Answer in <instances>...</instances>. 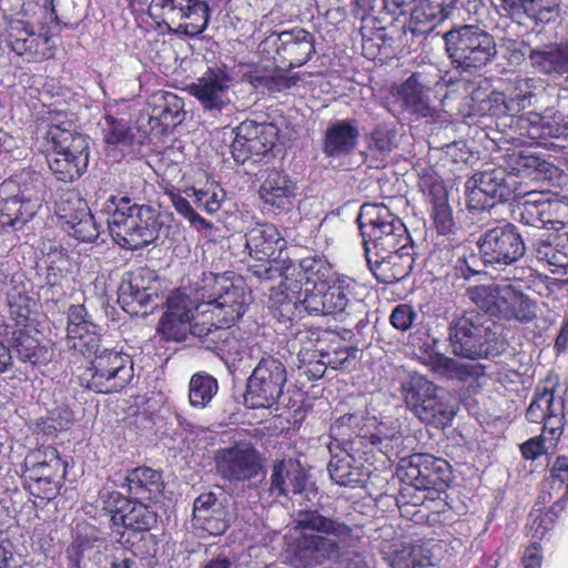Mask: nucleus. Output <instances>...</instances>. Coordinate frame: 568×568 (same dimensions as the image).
I'll return each instance as SVG.
<instances>
[{
  "label": "nucleus",
  "instance_id": "nucleus-1",
  "mask_svg": "<svg viewBox=\"0 0 568 568\" xmlns=\"http://www.w3.org/2000/svg\"><path fill=\"white\" fill-rule=\"evenodd\" d=\"M516 172L493 168L475 173L466 181L467 207L470 212L491 210L497 202H506L514 194H520L521 179H547L551 165L546 161L520 156Z\"/></svg>",
  "mask_w": 568,
  "mask_h": 568
},
{
  "label": "nucleus",
  "instance_id": "nucleus-2",
  "mask_svg": "<svg viewBox=\"0 0 568 568\" xmlns=\"http://www.w3.org/2000/svg\"><path fill=\"white\" fill-rule=\"evenodd\" d=\"M110 205L113 213L108 219V227L113 240L128 250H139L159 236L161 223L159 213L149 205L131 204L126 196H111Z\"/></svg>",
  "mask_w": 568,
  "mask_h": 568
},
{
  "label": "nucleus",
  "instance_id": "nucleus-3",
  "mask_svg": "<svg viewBox=\"0 0 568 568\" xmlns=\"http://www.w3.org/2000/svg\"><path fill=\"white\" fill-rule=\"evenodd\" d=\"M201 307H210L220 325L231 326L245 313L251 296L243 281L227 274L203 273L195 287Z\"/></svg>",
  "mask_w": 568,
  "mask_h": 568
},
{
  "label": "nucleus",
  "instance_id": "nucleus-4",
  "mask_svg": "<svg viewBox=\"0 0 568 568\" xmlns=\"http://www.w3.org/2000/svg\"><path fill=\"white\" fill-rule=\"evenodd\" d=\"M365 255L413 245L405 224L384 204H364L357 216Z\"/></svg>",
  "mask_w": 568,
  "mask_h": 568
},
{
  "label": "nucleus",
  "instance_id": "nucleus-5",
  "mask_svg": "<svg viewBox=\"0 0 568 568\" xmlns=\"http://www.w3.org/2000/svg\"><path fill=\"white\" fill-rule=\"evenodd\" d=\"M466 294L478 308L500 320L527 324L537 317L536 303L513 284L476 285Z\"/></svg>",
  "mask_w": 568,
  "mask_h": 568
},
{
  "label": "nucleus",
  "instance_id": "nucleus-6",
  "mask_svg": "<svg viewBox=\"0 0 568 568\" xmlns=\"http://www.w3.org/2000/svg\"><path fill=\"white\" fill-rule=\"evenodd\" d=\"M406 407L423 423L445 427L455 415L448 393L419 374L410 375L400 385Z\"/></svg>",
  "mask_w": 568,
  "mask_h": 568
},
{
  "label": "nucleus",
  "instance_id": "nucleus-7",
  "mask_svg": "<svg viewBox=\"0 0 568 568\" xmlns=\"http://www.w3.org/2000/svg\"><path fill=\"white\" fill-rule=\"evenodd\" d=\"M444 39L453 64L468 73L481 70L497 54L494 37L477 26H462L446 32Z\"/></svg>",
  "mask_w": 568,
  "mask_h": 568
},
{
  "label": "nucleus",
  "instance_id": "nucleus-8",
  "mask_svg": "<svg viewBox=\"0 0 568 568\" xmlns=\"http://www.w3.org/2000/svg\"><path fill=\"white\" fill-rule=\"evenodd\" d=\"M496 323L476 311L466 312L448 327V339L456 356L486 358L495 351Z\"/></svg>",
  "mask_w": 568,
  "mask_h": 568
},
{
  "label": "nucleus",
  "instance_id": "nucleus-9",
  "mask_svg": "<svg viewBox=\"0 0 568 568\" xmlns=\"http://www.w3.org/2000/svg\"><path fill=\"white\" fill-rule=\"evenodd\" d=\"M90 366L81 374V384L101 394L122 390L133 378V362L130 355L111 348L99 347L90 357Z\"/></svg>",
  "mask_w": 568,
  "mask_h": 568
},
{
  "label": "nucleus",
  "instance_id": "nucleus-10",
  "mask_svg": "<svg viewBox=\"0 0 568 568\" xmlns=\"http://www.w3.org/2000/svg\"><path fill=\"white\" fill-rule=\"evenodd\" d=\"M149 14L170 30L193 37L207 27L210 8L202 0H151Z\"/></svg>",
  "mask_w": 568,
  "mask_h": 568
},
{
  "label": "nucleus",
  "instance_id": "nucleus-11",
  "mask_svg": "<svg viewBox=\"0 0 568 568\" xmlns=\"http://www.w3.org/2000/svg\"><path fill=\"white\" fill-rule=\"evenodd\" d=\"M285 245L278 230L268 223L256 224L245 233V246L248 255L256 263L248 265V271L261 281H273L282 275V268L275 262V255Z\"/></svg>",
  "mask_w": 568,
  "mask_h": 568
},
{
  "label": "nucleus",
  "instance_id": "nucleus-12",
  "mask_svg": "<svg viewBox=\"0 0 568 568\" xmlns=\"http://www.w3.org/2000/svg\"><path fill=\"white\" fill-rule=\"evenodd\" d=\"M286 381V368L280 359L262 358L247 378L245 405L250 408H271L282 396Z\"/></svg>",
  "mask_w": 568,
  "mask_h": 568
},
{
  "label": "nucleus",
  "instance_id": "nucleus-13",
  "mask_svg": "<svg viewBox=\"0 0 568 568\" xmlns=\"http://www.w3.org/2000/svg\"><path fill=\"white\" fill-rule=\"evenodd\" d=\"M479 253L484 261L491 266H511L518 262L526 252V246L517 227L505 223L485 231L477 240Z\"/></svg>",
  "mask_w": 568,
  "mask_h": 568
},
{
  "label": "nucleus",
  "instance_id": "nucleus-14",
  "mask_svg": "<svg viewBox=\"0 0 568 568\" xmlns=\"http://www.w3.org/2000/svg\"><path fill=\"white\" fill-rule=\"evenodd\" d=\"M42 205V196L34 187L21 189L13 181L0 185V224L21 230Z\"/></svg>",
  "mask_w": 568,
  "mask_h": 568
},
{
  "label": "nucleus",
  "instance_id": "nucleus-15",
  "mask_svg": "<svg viewBox=\"0 0 568 568\" xmlns=\"http://www.w3.org/2000/svg\"><path fill=\"white\" fill-rule=\"evenodd\" d=\"M233 132L231 153L234 161L244 164L253 155H263L271 151L277 139L278 130L272 123H258L245 120Z\"/></svg>",
  "mask_w": 568,
  "mask_h": 568
},
{
  "label": "nucleus",
  "instance_id": "nucleus-16",
  "mask_svg": "<svg viewBox=\"0 0 568 568\" xmlns=\"http://www.w3.org/2000/svg\"><path fill=\"white\" fill-rule=\"evenodd\" d=\"M233 132L231 153L234 161L244 164L253 155H263L271 151L277 139L278 130L272 123H258L245 120Z\"/></svg>",
  "mask_w": 568,
  "mask_h": 568
},
{
  "label": "nucleus",
  "instance_id": "nucleus-17",
  "mask_svg": "<svg viewBox=\"0 0 568 568\" xmlns=\"http://www.w3.org/2000/svg\"><path fill=\"white\" fill-rule=\"evenodd\" d=\"M214 459L219 475L230 481L250 480L262 468L256 449L248 443L219 449Z\"/></svg>",
  "mask_w": 568,
  "mask_h": 568
},
{
  "label": "nucleus",
  "instance_id": "nucleus-18",
  "mask_svg": "<svg viewBox=\"0 0 568 568\" xmlns=\"http://www.w3.org/2000/svg\"><path fill=\"white\" fill-rule=\"evenodd\" d=\"M527 196L518 203L514 210V219L520 223L537 229L552 227L556 223H562L559 219L568 212V203L550 200L544 193L537 191H521Z\"/></svg>",
  "mask_w": 568,
  "mask_h": 568
},
{
  "label": "nucleus",
  "instance_id": "nucleus-19",
  "mask_svg": "<svg viewBox=\"0 0 568 568\" xmlns=\"http://www.w3.org/2000/svg\"><path fill=\"white\" fill-rule=\"evenodd\" d=\"M555 382L546 379L537 386L534 398L526 410L530 423H544L542 429L549 433L550 444L558 440L562 432V402L556 400Z\"/></svg>",
  "mask_w": 568,
  "mask_h": 568
},
{
  "label": "nucleus",
  "instance_id": "nucleus-20",
  "mask_svg": "<svg viewBox=\"0 0 568 568\" xmlns=\"http://www.w3.org/2000/svg\"><path fill=\"white\" fill-rule=\"evenodd\" d=\"M367 265L379 283L393 284L407 277L415 264L416 250L413 245H400L390 252H373L365 255Z\"/></svg>",
  "mask_w": 568,
  "mask_h": 568
},
{
  "label": "nucleus",
  "instance_id": "nucleus-21",
  "mask_svg": "<svg viewBox=\"0 0 568 568\" xmlns=\"http://www.w3.org/2000/svg\"><path fill=\"white\" fill-rule=\"evenodd\" d=\"M268 45L275 47L276 54L290 68L305 64L315 51L313 36L302 28L272 33L261 43L264 51Z\"/></svg>",
  "mask_w": 568,
  "mask_h": 568
},
{
  "label": "nucleus",
  "instance_id": "nucleus-22",
  "mask_svg": "<svg viewBox=\"0 0 568 568\" xmlns=\"http://www.w3.org/2000/svg\"><path fill=\"white\" fill-rule=\"evenodd\" d=\"M100 326L89 315L84 305H71L68 310L67 343L69 348L92 357L101 346Z\"/></svg>",
  "mask_w": 568,
  "mask_h": 568
},
{
  "label": "nucleus",
  "instance_id": "nucleus-23",
  "mask_svg": "<svg viewBox=\"0 0 568 568\" xmlns=\"http://www.w3.org/2000/svg\"><path fill=\"white\" fill-rule=\"evenodd\" d=\"M201 308L197 300H192L181 291L168 298V310L163 314L158 332L169 341H184L189 335L190 322L194 311Z\"/></svg>",
  "mask_w": 568,
  "mask_h": 568
},
{
  "label": "nucleus",
  "instance_id": "nucleus-24",
  "mask_svg": "<svg viewBox=\"0 0 568 568\" xmlns=\"http://www.w3.org/2000/svg\"><path fill=\"white\" fill-rule=\"evenodd\" d=\"M231 78L222 69H209L195 82L189 85V92L195 97L203 110L220 113L231 103Z\"/></svg>",
  "mask_w": 568,
  "mask_h": 568
},
{
  "label": "nucleus",
  "instance_id": "nucleus-25",
  "mask_svg": "<svg viewBox=\"0 0 568 568\" xmlns=\"http://www.w3.org/2000/svg\"><path fill=\"white\" fill-rule=\"evenodd\" d=\"M403 480L415 485L418 489L440 491L447 485L448 464L430 455H414L402 466Z\"/></svg>",
  "mask_w": 568,
  "mask_h": 568
},
{
  "label": "nucleus",
  "instance_id": "nucleus-26",
  "mask_svg": "<svg viewBox=\"0 0 568 568\" xmlns=\"http://www.w3.org/2000/svg\"><path fill=\"white\" fill-rule=\"evenodd\" d=\"M154 273L144 267L124 274L119 286V302L130 313H138L140 307H146L156 296Z\"/></svg>",
  "mask_w": 568,
  "mask_h": 568
},
{
  "label": "nucleus",
  "instance_id": "nucleus-27",
  "mask_svg": "<svg viewBox=\"0 0 568 568\" xmlns=\"http://www.w3.org/2000/svg\"><path fill=\"white\" fill-rule=\"evenodd\" d=\"M294 267L282 268V275L276 287H271L270 310L280 322H290L300 313V294L302 292L301 281L293 280Z\"/></svg>",
  "mask_w": 568,
  "mask_h": 568
},
{
  "label": "nucleus",
  "instance_id": "nucleus-28",
  "mask_svg": "<svg viewBox=\"0 0 568 568\" xmlns=\"http://www.w3.org/2000/svg\"><path fill=\"white\" fill-rule=\"evenodd\" d=\"M359 135L355 120L331 121L323 134V153L335 159L347 156L356 149Z\"/></svg>",
  "mask_w": 568,
  "mask_h": 568
},
{
  "label": "nucleus",
  "instance_id": "nucleus-29",
  "mask_svg": "<svg viewBox=\"0 0 568 568\" xmlns=\"http://www.w3.org/2000/svg\"><path fill=\"white\" fill-rule=\"evenodd\" d=\"M193 520L210 535L220 536L229 528V518L224 499L214 493L201 494L193 504Z\"/></svg>",
  "mask_w": 568,
  "mask_h": 568
},
{
  "label": "nucleus",
  "instance_id": "nucleus-30",
  "mask_svg": "<svg viewBox=\"0 0 568 568\" xmlns=\"http://www.w3.org/2000/svg\"><path fill=\"white\" fill-rule=\"evenodd\" d=\"M530 65L539 73L562 78L568 90V44H545L530 50Z\"/></svg>",
  "mask_w": 568,
  "mask_h": 568
},
{
  "label": "nucleus",
  "instance_id": "nucleus-31",
  "mask_svg": "<svg viewBox=\"0 0 568 568\" xmlns=\"http://www.w3.org/2000/svg\"><path fill=\"white\" fill-rule=\"evenodd\" d=\"M456 0H417L410 11L409 29L414 34H427L449 17Z\"/></svg>",
  "mask_w": 568,
  "mask_h": 568
},
{
  "label": "nucleus",
  "instance_id": "nucleus-32",
  "mask_svg": "<svg viewBox=\"0 0 568 568\" xmlns=\"http://www.w3.org/2000/svg\"><path fill=\"white\" fill-rule=\"evenodd\" d=\"M521 129L529 139L535 141L559 139L568 135V115L555 110L528 113L521 120Z\"/></svg>",
  "mask_w": 568,
  "mask_h": 568
},
{
  "label": "nucleus",
  "instance_id": "nucleus-33",
  "mask_svg": "<svg viewBox=\"0 0 568 568\" xmlns=\"http://www.w3.org/2000/svg\"><path fill=\"white\" fill-rule=\"evenodd\" d=\"M361 284L355 280L339 275L325 287L327 307L331 314L351 315L362 305V298L358 291Z\"/></svg>",
  "mask_w": 568,
  "mask_h": 568
},
{
  "label": "nucleus",
  "instance_id": "nucleus-34",
  "mask_svg": "<svg viewBox=\"0 0 568 568\" xmlns=\"http://www.w3.org/2000/svg\"><path fill=\"white\" fill-rule=\"evenodd\" d=\"M306 475L298 465L281 460L272 468L268 493L274 498L301 496L306 490Z\"/></svg>",
  "mask_w": 568,
  "mask_h": 568
},
{
  "label": "nucleus",
  "instance_id": "nucleus-35",
  "mask_svg": "<svg viewBox=\"0 0 568 568\" xmlns=\"http://www.w3.org/2000/svg\"><path fill=\"white\" fill-rule=\"evenodd\" d=\"M358 436L369 439L373 446L379 447L385 454L397 452L403 446L400 427L396 420L377 422L376 417H368L359 427Z\"/></svg>",
  "mask_w": 568,
  "mask_h": 568
},
{
  "label": "nucleus",
  "instance_id": "nucleus-36",
  "mask_svg": "<svg viewBox=\"0 0 568 568\" xmlns=\"http://www.w3.org/2000/svg\"><path fill=\"white\" fill-rule=\"evenodd\" d=\"M297 194V184L287 174L278 171L268 173L260 187L265 204L287 210Z\"/></svg>",
  "mask_w": 568,
  "mask_h": 568
},
{
  "label": "nucleus",
  "instance_id": "nucleus-37",
  "mask_svg": "<svg viewBox=\"0 0 568 568\" xmlns=\"http://www.w3.org/2000/svg\"><path fill=\"white\" fill-rule=\"evenodd\" d=\"M47 136L53 144V153L89 159L88 139L71 122L51 124Z\"/></svg>",
  "mask_w": 568,
  "mask_h": 568
},
{
  "label": "nucleus",
  "instance_id": "nucleus-38",
  "mask_svg": "<svg viewBox=\"0 0 568 568\" xmlns=\"http://www.w3.org/2000/svg\"><path fill=\"white\" fill-rule=\"evenodd\" d=\"M64 474L65 465L55 448L49 447L26 458L23 478L41 476L61 481Z\"/></svg>",
  "mask_w": 568,
  "mask_h": 568
},
{
  "label": "nucleus",
  "instance_id": "nucleus-39",
  "mask_svg": "<svg viewBox=\"0 0 568 568\" xmlns=\"http://www.w3.org/2000/svg\"><path fill=\"white\" fill-rule=\"evenodd\" d=\"M125 485L131 495L139 499H149L161 489V474L149 467H138L130 470L125 477Z\"/></svg>",
  "mask_w": 568,
  "mask_h": 568
},
{
  "label": "nucleus",
  "instance_id": "nucleus-40",
  "mask_svg": "<svg viewBox=\"0 0 568 568\" xmlns=\"http://www.w3.org/2000/svg\"><path fill=\"white\" fill-rule=\"evenodd\" d=\"M69 232L82 242H94L100 234V225L91 214L85 202L78 200V209L74 214L64 215Z\"/></svg>",
  "mask_w": 568,
  "mask_h": 568
},
{
  "label": "nucleus",
  "instance_id": "nucleus-41",
  "mask_svg": "<svg viewBox=\"0 0 568 568\" xmlns=\"http://www.w3.org/2000/svg\"><path fill=\"white\" fill-rule=\"evenodd\" d=\"M400 98L410 112L424 118L432 115L429 88L422 84L416 74L404 82L400 89Z\"/></svg>",
  "mask_w": 568,
  "mask_h": 568
},
{
  "label": "nucleus",
  "instance_id": "nucleus-42",
  "mask_svg": "<svg viewBox=\"0 0 568 568\" xmlns=\"http://www.w3.org/2000/svg\"><path fill=\"white\" fill-rule=\"evenodd\" d=\"M10 38L13 51L20 55L39 53L49 41L47 36L37 34L33 27L23 21H17L11 26Z\"/></svg>",
  "mask_w": 568,
  "mask_h": 568
},
{
  "label": "nucleus",
  "instance_id": "nucleus-43",
  "mask_svg": "<svg viewBox=\"0 0 568 568\" xmlns=\"http://www.w3.org/2000/svg\"><path fill=\"white\" fill-rule=\"evenodd\" d=\"M48 163L51 172L58 180L69 183L79 179L87 171L89 159L73 154L52 153L48 159Z\"/></svg>",
  "mask_w": 568,
  "mask_h": 568
},
{
  "label": "nucleus",
  "instance_id": "nucleus-44",
  "mask_svg": "<svg viewBox=\"0 0 568 568\" xmlns=\"http://www.w3.org/2000/svg\"><path fill=\"white\" fill-rule=\"evenodd\" d=\"M424 364L435 374L445 378H457L460 381L474 374L475 367L460 364L452 357L440 353H430L424 358Z\"/></svg>",
  "mask_w": 568,
  "mask_h": 568
},
{
  "label": "nucleus",
  "instance_id": "nucleus-45",
  "mask_svg": "<svg viewBox=\"0 0 568 568\" xmlns=\"http://www.w3.org/2000/svg\"><path fill=\"white\" fill-rule=\"evenodd\" d=\"M538 83L539 80L534 78L516 79L509 97L503 98L505 112L513 114L530 106Z\"/></svg>",
  "mask_w": 568,
  "mask_h": 568
},
{
  "label": "nucleus",
  "instance_id": "nucleus-46",
  "mask_svg": "<svg viewBox=\"0 0 568 568\" xmlns=\"http://www.w3.org/2000/svg\"><path fill=\"white\" fill-rule=\"evenodd\" d=\"M219 389L217 381L209 374H194L189 384V402L195 408L206 407Z\"/></svg>",
  "mask_w": 568,
  "mask_h": 568
},
{
  "label": "nucleus",
  "instance_id": "nucleus-47",
  "mask_svg": "<svg viewBox=\"0 0 568 568\" xmlns=\"http://www.w3.org/2000/svg\"><path fill=\"white\" fill-rule=\"evenodd\" d=\"M184 193L197 209L209 214L217 212L225 200L224 190L216 184H209L203 189H185Z\"/></svg>",
  "mask_w": 568,
  "mask_h": 568
},
{
  "label": "nucleus",
  "instance_id": "nucleus-48",
  "mask_svg": "<svg viewBox=\"0 0 568 568\" xmlns=\"http://www.w3.org/2000/svg\"><path fill=\"white\" fill-rule=\"evenodd\" d=\"M561 0H516L511 11L523 10L537 22H549L560 10Z\"/></svg>",
  "mask_w": 568,
  "mask_h": 568
},
{
  "label": "nucleus",
  "instance_id": "nucleus-49",
  "mask_svg": "<svg viewBox=\"0 0 568 568\" xmlns=\"http://www.w3.org/2000/svg\"><path fill=\"white\" fill-rule=\"evenodd\" d=\"M120 519L125 528L133 530H149L156 523V515L143 503L134 504L126 513L120 514Z\"/></svg>",
  "mask_w": 568,
  "mask_h": 568
},
{
  "label": "nucleus",
  "instance_id": "nucleus-50",
  "mask_svg": "<svg viewBox=\"0 0 568 568\" xmlns=\"http://www.w3.org/2000/svg\"><path fill=\"white\" fill-rule=\"evenodd\" d=\"M104 141L112 145L128 146L132 143L134 134L132 129L123 120H118L112 116L104 118L103 124Z\"/></svg>",
  "mask_w": 568,
  "mask_h": 568
},
{
  "label": "nucleus",
  "instance_id": "nucleus-51",
  "mask_svg": "<svg viewBox=\"0 0 568 568\" xmlns=\"http://www.w3.org/2000/svg\"><path fill=\"white\" fill-rule=\"evenodd\" d=\"M326 272V263L322 258L308 256L301 261L300 270L297 273L295 272L293 280H298L301 283L305 281V284L316 287L318 282L324 280Z\"/></svg>",
  "mask_w": 568,
  "mask_h": 568
},
{
  "label": "nucleus",
  "instance_id": "nucleus-52",
  "mask_svg": "<svg viewBox=\"0 0 568 568\" xmlns=\"http://www.w3.org/2000/svg\"><path fill=\"white\" fill-rule=\"evenodd\" d=\"M16 353L21 362L32 365L43 364L49 359L47 348L29 336L18 339Z\"/></svg>",
  "mask_w": 568,
  "mask_h": 568
},
{
  "label": "nucleus",
  "instance_id": "nucleus-53",
  "mask_svg": "<svg viewBox=\"0 0 568 568\" xmlns=\"http://www.w3.org/2000/svg\"><path fill=\"white\" fill-rule=\"evenodd\" d=\"M396 131L387 124L377 125L367 138L368 149L387 154L396 146Z\"/></svg>",
  "mask_w": 568,
  "mask_h": 568
},
{
  "label": "nucleus",
  "instance_id": "nucleus-54",
  "mask_svg": "<svg viewBox=\"0 0 568 568\" xmlns=\"http://www.w3.org/2000/svg\"><path fill=\"white\" fill-rule=\"evenodd\" d=\"M163 104L156 108V116L165 125H176L183 121V100L173 93L163 95Z\"/></svg>",
  "mask_w": 568,
  "mask_h": 568
},
{
  "label": "nucleus",
  "instance_id": "nucleus-55",
  "mask_svg": "<svg viewBox=\"0 0 568 568\" xmlns=\"http://www.w3.org/2000/svg\"><path fill=\"white\" fill-rule=\"evenodd\" d=\"M305 288V296L300 302V310L303 308L310 315H331L329 308L327 307L325 285L322 283L316 287H313L312 292Z\"/></svg>",
  "mask_w": 568,
  "mask_h": 568
},
{
  "label": "nucleus",
  "instance_id": "nucleus-56",
  "mask_svg": "<svg viewBox=\"0 0 568 568\" xmlns=\"http://www.w3.org/2000/svg\"><path fill=\"white\" fill-rule=\"evenodd\" d=\"M26 487L29 489L30 494L44 499L51 500L59 493L61 481L55 479H50L41 476H34V478H24Z\"/></svg>",
  "mask_w": 568,
  "mask_h": 568
},
{
  "label": "nucleus",
  "instance_id": "nucleus-57",
  "mask_svg": "<svg viewBox=\"0 0 568 568\" xmlns=\"http://www.w3.org/2000/svg\"><path fill=\"white\" fill-rule=\"evenodd\" d=\"M196 312V315H194V313L192 314L189 334H192L193 336L196 337H205L210 333H212L213 328H219L223 326L220 325L219 322H212L213 317L215 316L211 313L210 307H201Z\"/></svg>",
  "mask_w": 568,
  "mask_h": 568
},
{
  "label": "nucleus",
  "instance_id": "nucleus-58",
  "mask_svg": "<svg viewBox=\"0 0 568 568\" xmlns=\"http://www.w3.org/2000/svg\"><path fill=\"white\" fill-rule=\"evenodd\" d=\"M549 433L544 430L539 436L532 437L520 445V452L526 459L535 460L544 454H547L550 448L556 446V442L550 444Z\"/></svg>",
  "mask_w": 568,
  "mask_h": 568
},
{
  "label": "nucleus",
  "instance_id": "nucleus-59",
  "mask_svg": "<svg viewBox=\"0 0 568 568\" xmlns=\"http://www.w3.org/2000/svg\"><path fill=\"white\" fill-rule=\"evenodd\" d=\"M327 470L332 480L339 486H348L356 481L349 462L344 458H332Z\"/></svg>",
  "mask_w": 568,
  "mask_h": 568
},
{
  "label": "nucleus",
  "instance_id": "nucleus-60",
  "mask_svg": "<svg viewBox=\"0 0 568 568\" xmlns=\"http://www.w3.org/2000/svg\"><path fill=\"white\" fill-rule=\"evenodd\" d=\"M417 313L409 304H398L394 307L389 316L392 326L400 332L412 328L417 320Z\"/></svg>",
  "mask_w": 568,
  "mask_h": 568
},
{
  "label": "nucleus",
  "instance_id": "nucleus-61",
  "mask_svg": "<svg viewBox=\"0 0 568 568\" xmlns=\"http://www.w3.org/2000/svg\"><path fill=\"white\" fill-rule=\"evenodd\" d=\"M171 200L175 210L182 216L187 219L192 225L196 226L197 229L210 227V223H207L194 211L193 205L187 196H183L181 194H172Z\"/></svg>",
  "mask_w": 568,
  "mask_h": 568
},
{
  "label": "nucleus",
  "instance_id": "nucleus-62",
  "mask_svg": "<svg viewBox=\"0 0 568 568\" xmlns=\"http://www.w3.org/2000/svg\"><path fill=\"white\" fill-rule=\"evenodd\" d=\"M50 6L54 19L65 26L79 18V8L75 0H50Z\"/></svg>",
  "mask_w": 568,
  "mask_h": 568
},
{
  "label": "nucleus",
  "instance_id": "nucleus-63",
  "mask_svg": "<svg viewBox=\"0 0 568 568\" xmlns=\"http://www.w3.org/2000/svg\"><path fill=\"white\" fill-rule=\"evenodd\" d=\"M362 417L356 414H344L331 427V432L334 436L341 437L342 439H348L353 433L358 435L359 423Z\"/></svg>",
  "mask_w": 568,
  "mask_h": 568
},
{
  "label": "nucleus",
  "instance_id": "nucleus-64",
  "mask_svg": "<svg viewBox=\"0 0 568 568\" xmlns=\"http://www.w3.org/2000/svg\"><path fill=\"white\" fill-rule=\"evenodd\" d=\"M485 266H491V264H487L484 261V255L481 253L477 255L474 252H469L458 261L456 270L460 272V275L464 278L468 280L470 276L484 273Z\"/></svg>",
  "mask_w": 568,
  "mask_h": 568
}]
</instances>
